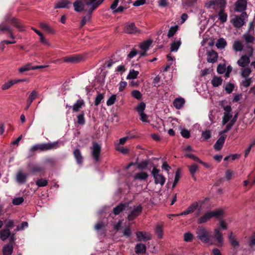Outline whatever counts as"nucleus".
Returning <instances> with one entry per match:
<instances>
[{
	"label": "nucleus",
	"instance_id": "1",
	"mask_svg": "<svg viewBox=\"0 0 255 255\" xmlns=\"http://www.w3.org/2000/svg\"><path fill=\"white\" fill-rule=\"evenodd\" d=\"M97 0H76L73 3L74 10L77 12L83 11L86 12L88 16V19L91 18V15L93 11L98 7V3Z\"/></svg>",
	"mask_w": 255,
	"mask_h": 255
},
{
	"label": "nucleus",
	"instance_id": "2",
	"mask_svg": "<svg viewBox=\"0 0 255 255\" xmlns=\"http://www.w3.org/2000/svg\"><path fill=\"white\" fill-rule=\"evenodd\" d=\"M9 24L13 25L19 31L24 30L23 26L19 20L14 17L11 18L9 14H7L5 17V21L0 24V31L2 32L7 31L9 36L12 39H14L15 36L8 25Z\"/></svg>",
	"mask_w": 255,
	"mask_h": 255
},
{
	"label": "nucleus",
	"instance_id": "3",
	"mask_svg": "<svg viewBox=\"0 0 255 255\" xmlns=\"http://www.w3.org/2000/svg\"><path fill=\"white\" fill-rule=\"evenodd\" d=\"M61 142L58 141L48 142L44 143H39L33 145L30 149V151L31 152H34L37 150L40 151H45L49 150L57 149L61 146Z\"/></svg>",
	"mask_w": 255,
	"mask_h": 255
},
{
	"label": "nucleus",
	"instance_id": "4",
	"mask_svg": "<svg viewBox=\"0 0 255 255\" xmlns=\"http://www.w3.org/2000/svg\"><path fill=\"white\" fill-rule=\"evenodd\" d=\"M197 238L204 243H210L211 245H214L212 242L211 232L207 230L203 226H199L196 230Z\"/></svg>",
	"mask_w": 255,
	"mask_h": 255
},
{
	"label": "nucleus",
	"instance_id": "5",
	"mask_svg": "<svg viewBox=\"0 0 255 255\" xmlns=\"http://www.w3.org/2000/svg\"><path fill=\"white\" fill-rule=\"evenodd\" d=\"M27 168L30 173L33 175L44 174L45 172V167L38 164L29 163L27 164Z\"/></svg>",
	"mask_w": 255,
	"mask_h": 255
},
{
	"label": "nucleus",
	"instance_id": "6",
	"mask_svg": "<svg viewBox=\"0 0 255 255\" xmlns=\"http://www.w3.org/2000/svg\"><path fill=\"white\" fill-rule=\"evenodd\" d=\"M159 169L153 167L151 174L154 179L155 184H160L161 186L163 185L165 182V178L161 174H159Z\"/></svg>",
	"mask_w": 255,
	"mask_h": 255
},
{
	"label": "nucleus",
	"instance_id": "7",
	"mask_svg": "<svg viewBox=\"0 0 255 255\" xmlns=\"http://www.w3.org/2000/svg\"><path fill=\"white\" fill-rule=\"evenodd\" d=\"M101 148V146L96 142H93L92 146L90 147V149L92 150V156L96 162L100 161Z\"/></svg>",
	"mask_w": 255,
	"mask_h": 255
},
{
	"label": "nucleus",
	"instance_id": "8",
	"mask_svg": "<svg viewBox=\"0 0 255 255\" xmlns=\"http://www.w3.org/2000/svg\"><path fill=\"white\" fill-rule=\"evenodd\" d=\"M247 47L248 49H251V53L249 56H247L246 55H243L237 61V63L239 65V66L242 67H245L246 66L248 65V64L250 63V57L252 55L253 52V48L252 46L248 45Z\"/></svg>",
	"mask_w": 255,
	"mask_h": 255
},
{
	"label": "nucleus",
	"instance_id": "9",
	"mask_svg": "<svg viewBox=\"0 0 255 255\" xmlns=\"http://www.w3.org/2000/svg\"><path fill=\"white\" fill-rule=\"evenodd\" d=\"M246 12H243L240 16L236 15L235 17L231 20V22L236 28H240L244 25L245 22L244 21V15H246Z\"/></svg>",
	"mask_w": 255,
	"mask_h": 255
},
{
	"label": "nucleus",
	"instance_id": "10",
	"mask_svg": "<svg viewBox=\"0 0 255 255\" xmlns=\"http://www.w3.org/2000/svg\"><path fill=\"white\" fill-rule=\"evenodd\" d=\"M142 207L141 205H139L135 207L131 212L128 216V220L129 221H131L138 217L142 211Z\"/></svg>",
	"mask_w": 255,
	"mask_h": 255
},
{
	"label": "nucleus",
	"instance_id": "11",
	"mask_svg": "<svg viewBox=\"0 0 255 255\" xmlns=\"http://www.w3.org/2000/svg\"><path fill=\"white\" fill-rule=\"evenodd\" d=\"M198 206L199 205L198 202H193L190 206H189L186 210H184L179 214L169 215L172 216L187 215L193 213L196 210L198 209Z\"/></svg>",
	"mask_w": 255,
	"mask_h": 255
},
{
	"label": "nucleus",
	"instance_id": "12",
	"mask_svg": "<svg viewBox=\"0 0 255 255\" xmlns=\"http://www.w3.org/2000/svg\"><path fill=\"white\" fill-rule=\"evenodd\" d=\"M124 31L126 33L128 34H136L140 32L139 29L135 26L133 22L127 24L125 27Z\"/></svg>",
	"mask_w": 255,
	"mask_h": 255
},
{
	"label": "nucleus",
	"instance_id": "13",
	"mask_svg": "<svg viewBox=\"0 0 255 255\" xmlns=\"http://www.w3.org/2000/svg\"><path fill=\"white\" fill-rule=\"evenodd\" d=\"M207 61L208 62L214 63L217 61L218 55L215 50H207Z\"/></svg>",
	"mask_w": 255,
	"mask_h": 255
},
{
	"label": "nucleus",
	"instance_id": "14",
	"mask_svg": "<svg viewBox=\"0 0 255 255\" xmlns=\"http://www.w3.org/2000/svg\"><path fill=\"white\" fill-rule=\"evenodd\" d=\"M82 59V57L79 55H71L63 58L64 61L67 63H77Z\"/></svg>",
	"mask_w": 255,
	"mask_h": 255
},
{
	"label": "nucleus",
	"instance_id": "15",
	"mask_svg": "<svg viewBox=\"0 0 255 255\" xmlns=\"http://www.w3.org/2000/svg\"><path fill=\"white\" fill-rule=\"evenodd\" d=\"M214 237L216 239V245L219 247H222L223 245V234L220 232V229L216 228L214 230Z\"/></svg>",
	"mask_w": 255,
	"mask_h": 255
},
{
	"label": "nucleus",
	"instance_id": "16",
	"mask_svg": "<svg viewBox=\"0 0 255 255\" xmlns=\"http://www.w3.org/2000/svg\"><path fill=\"white\" fill-rule=\"evenodd\" d=\"M136 235L138 241L146 242L151 239V236L148 233L137 232Z\"/></svg>",
	"mask_w": 255,
	"mask_h": 255
},
{
	"label": "nucleus",
	"instance_id": "17",
	"mask_svg": "<svg viewBox=\"0 0 255 255\" xmlns=\"http://www.w3.org/2000/svg\"><path fill=\"white\" fill-rule=\"evenodd\" d=\"M247 2L246 0H238L235 3V10L242 12L247 8Z\"/></svg>",
	"mask_w": 255,
	"mask_h": 255
},
{
	"label": "nucleus",
	"instance_id": "18",
	"mask_svg": "<svg viewBox=\"0 0 255 255\" xmlns=\"http://www.w3.org/2000/svg\"><path fill=\"white\" fill-rule=\"evenodd\" d=\"M222 135L220 137V138L217 140L216 143H215L214 147V148L218 151L220 150L223 147L227 135L224 134H222Z\"/></svg>",
	"mask_w": 255,
	"mask_h": 255
},
{
	"label": "nucleus",
	"instance_id": "19",
	"mask_svg": "<svg viewBox=\"0 0 255 255\" xmlns=\"http://www.w3.org/2000/svg\"><path fill=\"white\" fill-rule=\"evenodd\" d=\"M213 2L214 9L216 10L218 9H225L227 4L226 0H213Z\"/></svg>",
	"mask_w": 255,
	"mask_h": 255
},
{
	"label": "nucleus",
	"instance_id": "20",
	"mask_svg": "<svg viewBox=\"0 0 255 255\" xmlns=\"http://www.w3.org/2000/svg\"><path fill=\"white\" fill-rule=\"evenodd\" d=\"M71 3V1L68 0H60L57 2L54 5V8H68V5Z\"/></svg>",
	"mask_w": 255,
	"mask_h": 255
},
{
	"label": "nucleus",
	"instance_id": "21",
	"mask_svg": "<svg viewBox=\"0 0 255 255\" xmlns=\"http://www.w3.org/2000/svg\"><path fill=\"white\" fill-rule=\"evenodd\" d=\"M238 113H237L235 115V116H234L233 118L231 120L230 123L228 124L226 126V128L223 131L220 132V134H224V133L227 132L229 130H230L231 129L232 127L233 126V125L236 123V122L237 120V118H238Z\"/></svg>",
	"mask_w": 255,
	"mask_h": 255
},
{
	"label": "nucleus",
	"instance_id": "22",
	"mask_svg": "<svg viewBox=\"0 0 255 255\" xmlns=\"http://www.w3.org/2000/svg\"><path fill=\"white\" fill-rule=\"evenodd\" d=\"M38 95L37 92L35 90H33L29 95L27 101L26 106L25 108V110H27L30 106L31 103L36 99Z\"/></svg>",
	"mask_w": 255,
	"mask_h": 255
},
{
	"label": "nucleus",
	"instance_id": "23",
	"mask_svg": "<svg viewBox=\"0 0 255 255\" xmlns=\"http://www.w3.org/2000/svg\"><path fill=\"white\" fill-rule=\"evenodd\" d=\"M185 103V100L182 98H176L173 103L174 107L178 110H180L182 108Z\"/></svg>",
	"mask_w": 255,
	"mask_h": 255
},
{
	"label": "nucleus",
	"instance_id": "24",
	"mask_svg": "<svg viewBox=\"0 0 255 255\" xmlns=\"http://www.w3.org/2000/svg\"><path fill=\"white\" fill-rule=\"evenodd\" d=\"M73 155L78 164H82L83 162V157L79 149L77 148L73 151Z\"/></svg>",
	"mask_w": 255,
	"mask_h": 255
},
{
	"label": "nucleus",
	"instance_id": "25",
	"mask_svg": "<svg viewBox=\"0 0 255 255\" xmlns=\"http://www.w3.org/2000/svg\"><path fill=\"white\" fill-rule=\"evenodd\" d=\"M128 205L124 203H120L118 206L114 208L113 213L115 215H118L120 214L123 211L126 210Z\"/></svg>",
	"mask_w": 255,
	"mask_h": 255
},
{
	"label": "nucleus",
	"instance_id": "26",
	"mask_svg": "<svg viewBox=\"0 0 255 255\" xmlns=\"http://www.w3.org/2000/svg\"><path fill=\"white\" fill-rule=\"evenodd\" d=\"M13 246L11 244H7L4 245L2 249L3 255H11L13 253Z\"/></svg>",
	"mask_w": 255,
	"mask_h": 255
},
{
	"label": "nucleus",
	"instance_id": "27",
	"mask_svg": "<svg viewBox=\"0 0 255 255\" xmlns=\"http://www.w3.org/2000/svg\"><path fill=\"white\" fill-rule=\"evenodd\" d=\"M146 246L141 243L137 244L135 247V252L136 254H144L146 252Z\"/></svg>",
	"mask_w": 255,
	"mask_h": 255
},
{
	"label": "nucleus",
	"instance_id": "28",
	"mask_svg": "<svg viewBox=\"0 0 255 255\" xmlns=\"http://www.w3.org/2000/svg\"><path fill=\"white\" fill-rule=\"evenodd\" d=\"M148 174L144 171L136 173L133 177L134 180H145L147 179Z\"/></svg>",
	"mask_w": 255,
	"mask_h": 255
},
{
	"label": "nucleus",
	"instance_id": "29",
	"mask_svg": "<svg viewBox=\"0 0 255 255\" xmlns=\"http://www.w3.org/2000/svg\"><path fill=\"white\" fill-rule=\"evenodd\" d=\"M211 214L209 212L205 213L203 216L199 218L197 220V223L198 224H203L206 223L208 221L211 219Z\"/></svg>",
	"mask_w": 255,
	"mask_h": 255
},
{
	"label": "nucleus",
	"instance_id": "30",
	"mask_svg": "<svg viewBox=\"0 0 255 255\" xmlns=\"http://www.w3.org/2000/svg\"><path fill=\"white\" fill-rule=\"evenodd\" d=\"M188 167L189 172H190V174H191V176H192V178L194 180H196V178L195 174V173L196 172V171L199 169V166L197 164L194 163L191 165L188 166Z\"/></svg>",
	"mask_w": 255,
	"mask_h": 255
},
{
	"label": "nucleus",
	"instance_id": "31",
	"mask_svg": "<svg viewBox=\"0 0 255 255\" xmlns=\"http://www.w3.org/2000/svg\"><path fill=\"white\" fill-rule=\"evenodd\" d=\"M232 232H231L228 236L229 240L230 242L231 246L234 248H238L239 246V242L237 240L235 237L232 236Z\"/></svg>",
	"mask_w": 255,
	"mask_h": 255
},
{
	"label": "nucleus",
	"instance_id": "32",
	"mask_svg": "<svg viewBox=\"0 0 255 255\" xmlns=\"http://www.w3.org/2000/svg\"><path fill=\"white\" fill-rule=\"evenodd\" d=\"M10 236V231L7 229H3L0 231V238L2 241H4Z\"/></svg>",
	"mask_w": 255,
	"mask_h": 255
},
{
	"label": "nucleus",
	"instance_id": "33",
	"mask_svg": "<svg viewBox=\"0 0 255 255\" xmlns=\"http://www.w3.org/2000/svg\"><path fill=\"white\" fill-rule=\"evenodd\" d=\"M223 82V79L221 77L214 76L211 80V84L214 87H217L221 85Z\"/></svg>",
	"mask_w": 255,
	"mask_h": 255
},
{
	"label": "nucleus",
	"instance_id": "34",
	"mask_svg": "<svg viewBox=\"0 0 255 255\" xmlns=\"http://www.w3.org/2000/svg\"><path fill=\"white\" fill-rule=\"evenodd\" d=\"M27 175L22 173L21 171H19L16 176L17 181L19 183H24L26 181Z\"/></svg>",
	"mask_w": 255,
	"mask_h": 255
},
{
	"label": "nucleus",
	"instance_id": "35",
	"mask_svg": "<svg viewBox=\"0 0 255 255\" xmlns=\"http://www.w3.org/2000/svg\"><path fill=\"white\" fill-rule=\"evenodd\" d=\"M219 20L222 23L226 22L227 20V14L225 12V9H220L219 13Z\"/></svg>",
	"mask_w": 255,
	"mask_h": 255
},
{
	"label": "nucleus",
	"instance_id": "36",
	"mask_svg": "<svg viewBox=\"0 0 255 255\" xmlns=\"http://www.w3.org/2000/svg\"><path fill=\"white\" fill-rule=\"evenodd\" d=\"M227 43L223 38H219L216 43V46L218 49H223L227 46Z\"/></svg>",
	"mask_w": 255,
	"mask_h": 255
},
{
	"label": "nucleus",
	"instance_id": "37",
	"mask_svg": "<svg viewBox=\"0 0 255 255\" xmlns=\"http://www.w3.org/2000/svg\"><path fill=\"white\" fill-rule=\"evenodd\" d=\"M84 105V102L83 100H78L73 106V111L74 112H78L82 107Z\"/></svg>",
	"mask_w": 255,
	"mask_h": 255
},
{
	"label": "nucleus",
	"instance_id": "38",
	"mask_svg": "<svg viewBox=\"0 0 255 255\" xmlns=\"http://www.w3.org/2000/svg\"><path fill=\"white\" fill-rule=\"evenodd\" d=\"M252 70L249 67H246L241 69V76L244 78H249L248 77L251 74Z\"/></svg>",
	"mask_w": 255,
	"mask_h": 255
},
{
	"label": "nucleus",
	"instance_id": "39",
	"mask_svg": "<svg viewBox=\"0 0 255 255\" xmlns=\"http://www.w3.org/2000/svg\"><path fill=\"white\" fill-rule=\"evenodd\" d=\"M152 42V41L150 39L144 41L140 44L139 47L142 50L147 51Z\"/></svg>",
	"mask_w": 255,
	"mask_h": 255
},
{
	"label": "nucleus",
	"instance_id": "40",
	"mask_svg": "<svg viewBox=\"0 0 255 255\" xmlns=\"http://www.w3.org/2000/svg\"><path fill=\"white\" fill-rule=\"evenodd\" d=\"M233 48L236 51H241L243 49V45L241 41L236 40L233 43Z\"/></svg>",
	"mask_w": 255,
	"mask_h": 255
},
{
	"label": "nucleus",
	"instance_id": "41",
	"mask_svg": "<svg viewBox=\"0 0 255 255\" xmlns=\"http://www.w3.org/2000/svg\"><path fill=\"white\" fill-rule=\"evenodd\" d=\"M155 232L158 239H161L163 237V227L162 225L157 224L156 226Z\"/></svg>",
	"mask_w": 255,
	"mask_h": 255
},
{
	"label": "nucleus",
	"instance_id": "42",
	"mask_svg": "<svg viewBox=\"0 0 255 255\" xmlns=\"http://www.w3.org/2000/svg\"><path fill=\"white\" fill-rule=\"evenodd\" d=\"M139 72L134 69L130 70L127 77V79H134L137 77Z\"/></svg>",
	"mask_w": 255,
	"mask_h": 255
},
{
	"label": "nucleus",
	"instance_id": "43",
	"mask_svg": "<svg viewBox=\"0 0 255 255\" xmlns=\"http://www.w3.org/2000/svg\"><path fill=\"white\" fill-rule=\"evenodd\" d=\"M40 27L42 29L46 31V32L53 34L54 32V30L47 24L45 23H41Z\"/></svg>",
	"mask_w": 255,
	"mask_h": 255
},
{
	"label": "nucleus",
	"instance_id": "44",
	"mask_svg": "<svg viewBox=\"0 0 255 255\" xmlns=\"http://www.w3.org/2000/svg\"><path fill=\"white\" fill-rule=\"evenodd\" d=\"M35 183L38 187H45L48 184V180L45 179L40 178L37 180Z\"/></svg>",
	"mask_w": 255,
	"mask_h": 255
},
{
	"label": "nucleus",
	"instance_id": "45",
	"mask_svg": "<svg viewBox=\"0 0 255 255\" xmlns=\"http://www.w3.org/2000/svg\"><path fill=\"white\" fill-rule=\"evenodd\" d=\"M178 28L179 26L177 25L171 26L168 30L167 36L169 38L172 37L176 33L177 30L178 29Z\"/></svg>",
	"mask_w": 255,
	"mask_h": 255
},
{
	"label": "nucleus",
	"instance_id": "46",
	"mask_svg": "<svg viewBox=\"0 0 255 255\" xmlns=\"http://www.w3.org/2000/svg\"><path fill=\"white\" fill-rule=\"evenodd\" d=\"M243 37L246 43L251 44H253L254 43L255 37L247 33L243 35Z\"/></svg>",
	"mask_w": 255,
	"mask_h": 255
},
{
	"label": "nucleus",
	"instance_id": "47",
	"mask_svg": "<svg viewBox=\"0 0 255 255\" xmlns=\"http://www.w3.org/2000/svg\"><path fill=\"white\" fill-rule=\"evenodd\" d=\"M131 95L132 97L138 100H140L142 97V94L139 91L136 90L132 91L131 92Z\"/></svg>",
	"mask_w": 255,
	"mask_h": 255
},
{
	"label": "nucleus",
	"instance_id": "48",
	"mask_svg": "<svg viewBox=\"0 0 255 255\" xmlns=\"http://www.w3.org/2000/svg\"><path fill=\"white\" fill-rule=\"evenodd\" d=\"M232 118V115L231 113H224L222 120L223 125H225Z\"/></svg>",
	"mask_w": 255,
	"mask_h": 255
},
{
	"label": "nucleus",
	"instance_id": "49",
	"mask_svg": "<svg viewBox=\"0 0 255 255\" xmlns=\"http://www.w3.org/2000/svg\"><path fill=\"white\" fill-rule=\"evenodd\" d=\"M77 123L81 125H83L85 123V120L84 118V113L82 111L81 113L77 116Z\"/></svg>",
	"mask_w": 255,
	"mask_h": 255
},
{
	"label": "nucleus",
	"instance_id": "50",
	"mask_svg": "<svg viewBox=\"0 0 255 255\" xmlns=\"http://www.w3.org/2000/svg\"><path fill=\"white\" fill-rule=\"evenodd\" d=\"M209 212L211 214L210 215L211 216V218L213 217L219 218L223 213V212L222 210H218L214 211H210Z\"/></svg>",
	"mask_w": 255,
	"mask_h": 255
},
{
	"label": "nucleus",
	"instance_id": "51",
	"mask_svg": "<svg viewBox=\"0 0 255 255\" xmlns=\"http://www.w3.org/2000/svg\"><path fill=\"white\" fill-rule=\"evenodd\" d=\"M137 168L140 170H143L147 168L148 164V161L147 160H142L139 163H137Z\"/></svg>",
	"mask_w": 255,
	"mask_h": 255
},
{
	"label": "nucleus",
	"instance_id": "52",
	"mask_svg": "<svg viewBox=\"0 0 255 255\" xmlns=\"http://www.w3.org/2000/svg\"><path fill=\"white\" fill-rule=\"evenodd\" d=\"M145 103L143 102H141L138 104L136 108V110L138 113V114L143 113L145 109Z\"/></svg>",
	"mask_w": 255,
	"mask_h": 255
},
{
	"label": "nucleus",
	"instance_id": "53",
	"mask_svg": "<svg viewBox=\"0 0 255 255\" xmlns=\"http://www.w3.org/2000/svg\"><path fill=\"white\" fill-rule=\"evenodd\" d=\"M16 84V82L13 80L9 81L8 82L4 83L1 87L2 90H7L14 84Z\"/></svg>",
	"mask_w": 255,
	"mask_h": 255
},
{
	"label": "nucleus",
	"instance_id": "54",
	"mask_svg": "<svg viewBox=\"0 0 255 255\" xmlns=\"http://www.w3.org/2000/svg\"><path fill=\"white\" fill-rule=\"evenodd\" d=\"M5 228L4 229H7L9 230L12 229L14 226V221L12 220H9L7 221V220H5Z\"/></svg>",
	"mask_w": 255,
	"mask_h": 255
},
{
	"label": "nucleus",
	"instance_id": "55",
	"mask_svg": "<svg viewBox=\"0 0 255 255\" xmlns=\"http://www.w3.org/2000/svg\"><path fill=\"white\" fill-rule=\"evenodd\" d=\"M181 44L180 41L174 42L171 45V51H177Z\"/></svg>",
	"mask_w": 255,
	"mask_h": 255
},
{
	"label": "nucleus",
	"instance_id": "56",
	"mask_svg": "<svg viewBox=\"0 0 255 255\" xmlns=\"http://www.w3.org/2000/svg\"><path fill=\"white\" fill-rule=\"evenodd\" d=\"M104 94L98 93L95 98V105L96 106H98L101 102L102 100L104 99Z\"/></svg>",
	"mask_w": 255,
	"mask_h": 255
},
{
	"label": "nucleus",
	"instance_id": "57",
	"mask_svg": "<svg viewBox=\"0 0 255 255\" xmlns=\"http://www.w3.org/2000/svg\"><path fill=\"white\" fill-rule=\"evenodd\" d=\"M193 235L190 232L184 234V240L187 242H190L193 240Z\"/></svg>",
	"mask_w": 255,
	"mask_h": 255
},
{
	"label": "nucleus",
	"instance_id": "58",
	"mask_svg": "<svg viewBox=\"0 0 255 255\" xmlns=\"http://www.w3.org/2000/svg\"><path fill=\"white\" fill-rule=\"evenodd\" d=\"M252 83V78H245V80L242 81V85L244 87H245L246 88H248L251 85Z\"/></svg>",
	"mask_w": 255,
	"mask_h": 255
},
{
	"label": "nucleus",
	"instance_id": "59",
	"mask_svg": "<svg viewBox=\"0 0 255 255\" xmlns=\"http://www.w3.org/2000/svg\"><path fill=\"white\" fill-rule=\"evenodd\" d=\"M180 177V172H179V170L178 169L176 171V173H175V178H174V182H173V183L172 185V188H175V187L176 186V184H177V183L178 182V181L179 180Z\"/></svg>",
	"mask_w": 255,
	"mask_h": 255
},
{
	"label": "nucleus",
	"instance_id": "60",
	"mask_svg": "<svg viewBox=\"0 0 255 255\" xmlns=\"http://www.w3.org/2000/svg\"><path fill=\"white\" fill-rule=\"evenodd\" d=\"M23 198L21 197L14 198L12 201V203L14 205H19L23 203Z\"/></svg>",
	"mask_w": 255,
	"mask_h": 255
},
{
	"label": "nucleus",
	"instance_id": "61",
	"mask_svg": "<svg viewBox=\"0 0 255 255\" xmlns=\"http://www.w3.org/2000/svg\"><path fill=\"white\" fill-rule=\"evenodd\" d=\"M116 100V95H112L107 100V105L108 106L113 105L115 103Z\"/></svg>",
	"mask_w": 255,
	"mask_h": 255
},
{
	"label": "nucleus",
	"instance_id": "62",
	"mask_svg": "<svg viewBox=\"0 0 255 255\" xmlns=\"http://www.w3.org/2000/svg\"><path fill=\"white\" fill-rule=\"evenodd\" d=\"M211 136V131L209 130H206L205 131L202 132V137L205 140L209 139Z\"/></svg>",
	"mask_w": 255,
	"mask_h": 255
},
{
	"label": "nucleus",
	"instance_id": "63",
	"mask_svg": "<svg viewBox=\"0 0 255 255\" xmlns=\"http://www.w3.org/2000/svg\"><path fill=\"white\" fill-rule=\"evenodd\" d=\"M234 88V85L230 83H228L225 87V90L228 94H230L233 91Z\"/></svg>",
	"mask_w": 255,
	"mask_h": 255
},
{
	"label": "nucleus",
	"instance_id": "64",
	"mask_svg": "<svg viewBox=\"0 0 255 255\" xmlns=\"http://www.w3.org/2000/svg\"><path fill=\"white\" fill-rule=\"evenodd\" d=\"M249 246L252 249H253L255 247V234L253 235L250 238Z\"/></svg>",
	"mask_w": 255,
	"mask_h": 255
}]
</instances>
